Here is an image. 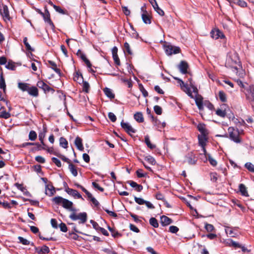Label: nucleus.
<instances>
[{"mask_svg":"<svg viewBox=\"0 0 254 254\" xmlns=\"http://www.w3.org/2000/svg\"><path fill=\"white\" fill-rule=\"evenodd\" d=\"M51 4L53 6L54 9L58 12L63 14H66L67 13L66 10L62 9L60 6L55 5L52 2L51 3Z\"/></svg>","mask_w":254,"mask_h":254,"instance_id":"obj_29","label":"nucleus"},{"mask_svg":"<svg viewBox=\"0 0 254 254\" xmlns=\"http://www.w3.org/2000/svg\"><path fill=\"white\" fill-rule=\"evenodd\" d=\"M188 81L189 82V85L193 89V92L197 93V88L195 86L194 83L192 82V80L191 77H190L188 78Z\"/></svg>","mask_w":254,"mask_h":254,"instance_id":"obj_53","label":"nucleus"},{"mask_svg":"<svg viewBox=\"0 0 254 254\" xmlns=\"http://www.w3.org/2000/svg\"><path fill=\"white\" fill-rule=\"evenodd\" d=\"M165 52L168 55H171L173 54V46L172 45H165L164 46Z\"/></svg>","mask_w":254,"mask_h":254,"instance_id":"obj_37","label":"nucleus"},{"mask_svg":"<svg viewBox=\"0 0 254 254\" xmlns=\"http://www.w3.org/2000/svg\"><path fill=\"white\" fill-rule=\"evenodd\" d=\"M188 64L186 61H181L179 65V68L180 71L183 74H186L188 73Z\"/></svg>","mask_w":254,"mask_h":254,"instance_id":"obj_15","label":"nucleus"},{"mask_svg":"<svg viewBox=\"0 0 254 254\" xmlns=\"http://www.w3.org/2000/svg\"><path fill=\"white\" fill-rule=\"evenodd\" d=\"M121 126L125 131L129 135H130L131 133H134L136 132L135 129L133 128L129 124L124 122V120L121 122Z\"/></svg>","mask_w":254,"mask_h":254,"instance_id":"obj_9","label":"nucleus"},{"mask_svg":"<svg viewBox=\"0 0 254 254\" xmlns=\"http://www.w3.org/2000/svg\"><path fill=\"white\" fill-rule=\"evenodd\" d=\"M57 157L61 158L64 162L67 163L68 164V165L69 164V163H71V161L68 158H66L65 156H64L63 155H62L60 153L58 155Z\"/></svg>","mask_w":254,"mask_h":254,"instance_id":"obj_56","label":"nucleus"},{"mask_svg":"<svg viewBox=\"0 0 254 254\" xmlns=\"http://www.w3.org/2000/svg\"><path fill=\"white\" fill-rule=\"evenodd\" d=\"M149 223L151 226H152L154 228H158L159 226V224L157 220L154 217H151L149 219Z\"/></svg>","mask_w":254,"mask_h":254,"instance_id":"obj_43","label":"nucleus"},{"mask_svg":"<svg viewBox=\"0 0 254 254\" xmlns=\"http://www.w3.org/2000/svg\"><path fill=\"white\" fill-rule=\"evenodd\" d=\"M93 187L97 189L98 190H100L101 192H103L104 190V189L103 188L101 187L98 184L96 183L95 182H92V183Z\"/></svg>","mask_w":254,"mask_h":254,"instance_id":"obj_63","label":"nucleus"},{"mask_svg":"<svg viewBox=\"0 0 254 254\" xmlns=\"http://www.w3.org/2000/svg\"><path fill=\"white\" fill-rule=\"evenodd\" d=\"M228 132L231 140L236 143L241 142V139L239 137L240 133L238 129H235L233 127H230L228 128Z\"/></svg>","mask_w":254,"mask_h":254,"instance_id":"obj_6","label":"nucleus"},{"mask_svg":"<svg viewBox=\"0 0 254 254\" xmlns=\"http://www.w3.org/2000/svg\"><path fill=\"white\" fill-rule=\"evenodd\" d=\"M45 9L44 16H42L44 20L46 23H47L50 25L52 29H54L55 28V26L51 19L50 12L48 10L47 7H45Z\"/></svg>","mask_w":254,"mask_h":254,"instance_id":"obj_8","label":"nucleus"},{"mask_svg":"<svg viewBox=\"0 0 254 254\" xmlns=\"http://www.w3.org/2000/svg\"><path fill=\"white\" fill-rule=\"evenodd\" d=\"M128 184L132 187L135 189V190L137 192H140L143 190V186L141 185L137 184L136 182L133 181H128Z\"/></svg>","mask_w":254,"mask_h":254,"instance_id":"obj_21","label":"nucleus"},{"mask_svg":"<svg viewBox=\"0 0 254 254\" xmlns=\"http://www.w3.org/2000/svg\"><path fill=\"white\" fill-rule=\"evenodd\" d=\"M10 117V114L6 112L5 110L0 112V118L7 119Z\"/></svg>","mask_w":254,"mask_h":254,"instance_id":"obj_48","label":"nucleus"},{"mask_svg":"<svg viewBox=\"0 0 254 254\" xmlns=\"http://www.w3.org/2000/svg\"><path fill=\"white\" fill-rule=\"evenodd\" d=\"M73 80L79 84L83 82V77L82 74L79 71H76L74 74Z\"/></svg>","mask_w":254,"mask_h":254,"instance_id":"obj_22","label":"nucleus"},{"mask_svg":"<svg viewBox=\"0 0 254 254\" xmlns=\"http://www.w3.org/2000/svg\"><path fill=\"white\" fill-rule=\"evenodd\" d=\"M43 132L39 133V139L41 141L42 144H44V139L46 133L47 132V127L45 125L43 126Z\"/></svg>","mask_w":254,"mask_h":254,"instance_id":"obj_26","label":"nucleus"},{"mask_svg":"<svg viewBox=\"0 0 254 254\" xmlns=\"http://www.w3.org/2000/svg\"><path fill=\"white\" fill-rule=\"evenodd\" d=\"M90 222L92 225L94 229H95L97 231H99L101 227L99 226L98 224L96 222H95L94 220H91Z\"/></svg>","mask_w":254,"mask_h":254,"instance_id":"obj_54","label":"nucleus"},{"mask_svg":"<svg viewBox=\"0 0 254 254\" xmlns=\"http://www.w3.org/2000/svg\"><path fill=\"white\" fill-rule=\"evenodd\" d=\"M225 65L226 67L232 69L233 79L236 78L234 75H237L240 79L245 77V71L242 68L237 54L234 53L229 54L226 59Z\"/></svg>","mask_w":254,"mask_h":254,"instance_id":"obj_1","label":"nucleus"},{"mask_svg":"<svg viewBox=\"0 0 254 254\" xmlns=\"http://www.w3.org/2000/svg\"><path fill=\"white\" fill-rule=\"evenodd\" d=\"M181 89L185 92L190 97L193 98L191 91L189 88L188 83H187V84H186L185 86Z\"/></svg>","mask_w":254,"mask_h":254,"instance_id":"obj_40","label":"nucleus"},{"mask_svg":"<svg viewBox=\"0 0 254 254\" xmlns=\"http://www.w3.org/2000/svg\"><path fill=\"white\" fill-rule=\"evenodd\" d=\"M46 194L49 196L53 195L56 193V190L52 184H48L46 186Z\"/></svg>","mask_w":254,"mask_h":254,"instance_id":"obj_17","label":"nucleus"},{"mask_svg":"<svg viewBox=\"0 0 254 254\" xmlns=\"http://www.w3.org/2000/svg\"><path fill=\"white\" fill-rule=\"evenodd\" d=\"M23 43H24V45L25 46L26 49V50L27 51H30V52L34 51V49H33L31 47L30 44L27 42V37H24V39H23Z\"/></svg>","mask_w":254,"mask_h":254,"instance_id":"obj_42","label":"nucleus"},{"mask_svg":"<svg viewBox=\"0 0 254 254\" xmlns=\"http://www.w3.org/2000/svg\"><path fill=\"white\" fill-rule=\"evenodd\" d=\"M207 160L209 161V163L213 167H215L217 165V161L214 158L210 155L207 154Z\"/></svg>","mask_w":254,"mask_h":254,"instance_id":"obj_34","label":"nucleus"},{"mask_svg":"<svg viewBox=\"0 0 254 254\" xmlns=\"http://www.w3.org/2000/svg\"><path fill=\"white\" fill-rule=\"evenodd\" d=\"M155 10L161 16L164 15V11L161 9L158 5L157 3L155 2V4L153 6Z\"/></svg>","mask_w":254,"mask_h":254,"instance_id":"obj_46","label":"nucleus"},{"mask_svg":"<svg viewBox=\"0 0 254 254\" xmlns=\"http://www.w3.org/2000/svg\"><path fill=\"white\" fill-rule=\"evenodd\" d=\"M230 243H229V245L230 246H232L233 247H235V248H241V245L239 244L238 243H237L232 240H228Z\"/></svg>","mask_w":254,"mask_h":254,"instance_id":"obj_50","label":"nucleus"},{"mask_svg":"<svg viewBox=\"0 0 254 254\" xmlns=\"http://www.w3.org/2000/svg\"><path fill=\"white\" fill-rule=\"evenodd\" d=\"M108 118L111 120V122L114 123L117 120L116 116L115 114L112 112H109L108 113Z\"/></svg>","mask_w":254,"mask_h":254,"instance_id":"obj_61","label":"nucleus"},{"mask_svg":"<svg viewBox=\"0 0 254 254\" xmlns=\"http://www.w3.org/2000/svg\"><path fill=\"white\" fill-rule=\"evenodd\" d=\"M210 180L213 182H216L218 179V175L216 173H211L210 174Z\"/></svg>","mask_w":254,"mask_h":254,"instance_id":"obj_58","label":"nucleus"},{"mask_svg":"<svg viewBox=\"0 0 254 254\" xmlns=\"http://www.w3.org/2000/svg\"><path fill=\"white\" fill-rule=\"evenodd\" d=\"M219 97L220 100L222 102L226 101V100H227L226 95L223 91H219Z\"/></svg>","mask_w":254,"mask_h":254,"instance_id":"obj_52","label":"nucleus"},{"mask_svg":"<svg viewBox=\"0 0 254 254\" xmlns=\"http://www.w3.org/2000/svg\"><path fill=\"white\" fill-rule=\"evenodd\" d=\"M105 94L110 99H114L115 97V94L113 93L112 90L109 88L105 87L103 89Z\"/></svg>","mask_w":254,"mask_h":254,"instance_id":"obj_24","label":"nucleus"},{"mask_svg":"<svg viewBox=\"0 0 254 254\" xmlns=\"http://www.w3.org/2000/svg\"><path fill=\"white\" fill-rule=\"evenodd\" d=\"M65 191L69 195H71L74 197L84 200V198L82 197L81 195L75 190L70 189L67 187L65 188Z\"/></svg>","mask_w":254,"mask_h":254,"instance_id":"obj_11","label":"nucleus"},{"mask_svg":"<svg viewBox=\"0 0 254 254\" xmlns=\"http://www.w3.org/2000/svg\"><path fill=\"white\" fill-rule=\"evenodd\" d=\"M52 162L56 164V165L58 167H61L62 166V164L60 160L57 159L56 157L52 158Z\"/></svg>","mask_w":254,"mask_h":254,"instance_id":"obj_62","label":"nucleus"},{"mask_svg":"<svg viewBox=\"0 0 254 254\" xmlns=\"http://www.w3.org/2000/svg\"><path fill=\"white\" fill-rule=\"evenodd\" d=\"M210 36L213 39H217L218 38L223 39L225 36L223 33L218 29L214 28L210 32Z\"/></svg>","mask_w":254,"mask_h":254,"instance_id":"obj_10","label":"nucleus"},{"mask_svg":"<svg viewBox=\"0 0 254 254\" xmlns=\"http://www.w3.org/2000/svg\"><path fill=\"white\" fill-rule=\"evenodd\" d=\"M60 228V230L63 232H66L67 231V228L65 223L61 222L58 226Z\"/></svg>","mask_w":254,"mask_h":254,"instance_id":"obj_55","label":"nucleus"},{"mask_svg":"<svg viewBox=\"0 0 254 254\" xmlns=\"http://www.w3.org/2000/svg\"><path fill=\"white\" fill-rule=\"evenodd\" d=\"M245 167L250 171L254 173V165L251 162H247L245 164Z\"/></svg>","mask_w":254,"mask_h":254,"instance_id":"obj_49","label":"nucleus"},{"mask_svg":"<svg viewBox=\"0 0 254 254\" xmlns=\"http://www.w3.org/2000/svg\"><path fill=\"white\" fill-rule=\"evenodd\" d=\"M49 64L51 66V68L60 76L61 74V71L60 68L57 67V64L52 61H48Z\"/></svg>","mask_w":254,"mask_h":254,"instance_id":"obj_23","label":"nucleus"},{"mask_svg":"<svg viewBox=\"0 0 254 254\" xmlns=\"http://www.w3.org/2000/svg\"><path fill=\"white\" fill-rule=\"evenodd\" d=\"M155 198L157 200H162L163 201H164V200L165 199L164 195L160 192H157V193L155 195Z\"/></svg>","mask_w":254,"mask_h":254,"instance_id":"obj_64","label":"nucleus"},{"mask_svg":"<svg viewBox=\"0 0 254 254\" xmlns=\"http://www.w3.org/2000/svg\"><path fill=\"white\" fill-rule=\"evenodd\" d=\"M37 86L38 88L42 89L45 93H47L50 92L53 93L55 92V90L53 88L50 87L42 80L38 81L37 83Z\"/></svg>","mask_w":254,"mask_h":254,"instance_id":"obj_7","label":"nucleus"},{"mask_svg":"<svg viewBox=\"0 0 254 254\" xmlns=\"http://www.w3.org/2000/svg\"><path fill=\"white\" fill-rule=\"evenodd\" d=\"M69 218L73 221L79 219L80 220L79 224H84L87 221V215L86 212H81L78 214L72 213L69 215Z\"/></svg>","mask_w":254,"mask_h":254,"instance_id":"obj_5","label":"nucleus"},{"mask_svg":"<svg viewBox=\"0 0 254 254\" xmlns=\"http://www.w3.org/2000/svg\"><path fill=\"white\" fill-rule=\"evenodd\" d=\"M18 88L23 92H28L29 88V84L27 83L19 82L18 84Z\"/></svg>","mask_w":254,"mask_h":254,"instance_id":"obj_25","label":"nucleus"},{"mask_svg":"<svg viewBox=\"0 0 254 254\" xmlns=\"http://www.w3.org/2000/svg\"><path fill=\"white\" fill-rule=\"evenodd\" d=\"M196 128L199 131L200 134H198L197 138L198 145L201 147L203 154H200L199 158L205 163L206 162V150L205 146L206 145V126L203 123H199Z\"/></svg>","mask_w":254,"mask_h":254,"instance_id":"obj_2","label":"nucleus"},{"mask_svg":"<svg viewBox=\"0 0 254 254\" xmlns=\"http://www.w3.org/2000/svg\"><path fill=\"white\" fill-rule=\"evenodd\" d=\"M74 144L77 148L80 151H83L84 147L82 144V139L79 136L75 138Z\"/></svg>","mask_w":254,"mask_h":254,"instance_id":"obj_19","label":"nucleus"},{"mask_svg":"<svg viewBox=\"0 0 254 254\" xmlns=\"http://www.w3.org/2000/svg\"><path fill=\"white\" fill-rule=\"evenodd\" d=\"M234 80L241 87V90L245 93L247 99L252 104H254V87L243 82L240 79L234 78Z\"/></svg>","mask_w":254,"mask_h":254,"instance_id":"obj_3","label":"nucleus"},{"mask_svg":"<svg viewBox=\"0 0 254 254\" xmlns=\"http://www.w3.org/2000/svg\"><path fill=\"white\" fill-rule=\"evenodd\" d=\"M160 221L163 226H167L173 223V220L165 215L161 216Z\"/></svg>","mask_w":254,"mask_h":254,"instance_id":"obj_18","label":"nucleus"},{"mask_svg":"<svg viewBox=\"0 0 254 254\" xmlns=\"http://www.w3.org/2000/svg\"><path fill=\"white\" fill-rule=\"evenodd\" d=\"M145 160L146 161H147L149 164H150L152 165H155V164L156 163L154 158L150 155L146 156L145 157Z\"/></svg>","mask_w":254,"mask_h":254,"instance_id":"obj_44","label":"nucleus"},{"mask_svg":"<svg viewBox=\"0 0 254 254\" xmlns=\"http://www.w3.org/2000/svg\"><path fill=\"white\" fill-rule=\"evenodd\" d=\"M36 145L38 146V148L41 147V144L38 142H24L18 145L19 147L23 148L27 146Z\"/></svg>","mask_w":254,"mask_h":254,"instance_id":"obj_30","label":"nucleus"},{"mask_svg":"<svg viewBox=\"0 0 254 254\" xmlns=\"http://www.w3.org/2000/svg\"><path fill=\"white\" fill-rule=\"evenodd\" d=\"M134 201L139 205H143L144 204V202H145V200L143 198L137 197L136 196H134Z\"/></svg>","mask_w":254,"mask_h":254,"instance_id":"obj_57","label":"nucleus"},{"mask_svg":"<svg viewBox=\"0 0 254 254\" xmlns=\"http://www.w3.org/2000/svg\"><path fill=\"white\" fill-rule=\"evenodd\" d=\"M35 251L38 254H45L49 253L50 252V250L48 246H47L46 245H44L41 248L36 247Z\"/></svg>","mask_w":254,"mask_h":254,"instance_id":"obj_16","label":"nucleus"},{"mask_svg":"<svg viewBox=\"0 0 254 254\" xmlns=\"http://www.w3.org/2000/svg\"><path fill=\"white\" fill-rule=\"evenodd\" d=\"M60 144L64 148H67L68 142L66 139L64 137H61L60 138Z\"/></svg>","mask_w":254,"mask_h":254,"instance_id":"obj_39","label":"nucleus"},{"mask_svg":"<svg viewBox=\"0 0 254 254\" xmlns=\"http://www.w3.org/2000/svg\"><path fill=\"white\" fill-rule=\"evenodd\" d=\"M239 188V190L241 192V194L242 195H244L245 196H249L247 188L244 184H240Z\"/></svg>","mask_w":254,"mask_h":254,"instance_id":"obj_27","label":"nucleus"},{"mask_svg":"<svg viewBox=\"0 0 254 254\" xmlns=\"http://www.w3.org/2000/svg\"><path fill=\"white\" fill-rule=\"evenodd\" d=\"M29 139L31 141H34L37 137V133L34 130H31L29 134Z\"/></svg>","mask_w":254,"mask_h":254,"instance_id":"obj_45","label":"nucleus"},{"mask_svg":"<svg viewBox=\"0 0 254 254\" xmlns=\"http://www.w3.org/2000/svg\"><path fill=\"white\" fill-rule=\"evenodd\" d=\"M216 114L221 118H224L226 116V112L225 110L217 109L216 110Z\"/></svg>","mask_w":254,"mask_h":254,"instance_id":"obj_41","label":"nucleus"},{"mask_svg":"<svg viewBox=\"0 0 254 254\" xmlns=\"http://www.w3.org/2000/svg\"><path fill=\"white\" fill-rule=\"evenodd\" d=\"M28 94L35 97H37L39 96V91L37 87L36 86H31L29 87V90L27 92Z\"/></svg>","mask_w":254,"mask_h":254,"instance_id":"obj_20","label":"nucleus"},{"mask_svg":"<svg viewBox=\"0 0 254 254\" xmlns=\"http://www.w3.org/2000/svg\"><path fill=\"white\" fill-rule=\"evenodd\" d=\"M15 186L23 193L27 190L25 187H24L22 184H20L18 183H16L14 184Z\"/></svg>","mask_w":254,"mask_h":254,"instance_id":"obj_59","label":"nucleus"},{"mask_svg":"<svg viewBox=\"0 0 254 254\" xmlns=\"http://www.w3.org/2000/svg\"><path fill=\"white\" fill-rule=\"evenodd\" d=\"M0 88L5 92L6 90V84L2 72L0 74Z\"/></svg>","mask_w":254,"mask_h":254,"instance_id":"obj_32","label":"nucleus"},{"mask_svg":"<svg viewBox=\"0 0 254 254\" xmlns=\"http://www.w3.org/2000/svg\"><path fill=\"white\" fill-rule=\"evenodd\" d=\"M82 85V91L86 93H88L89 92L90 89V85L88 82L84 81Z\"/></svg>","mask_w":254,"mask_h":254,"instance_id":"obj_38","label":"nucleus"},{"mask_svg":"<svg viewBox=\"0 0 254 254\" xmlns=\"http://www.w3.org/2000/svg\"><path fill=\"white\" fill-rule=\"evenodd\" d=\"M17 239L19 240L18 242L19 243L22 244L23 245H29L30 244V242L28 240L23 238L22 237L19 236L17 238Z\"/></svg>","mask_w":254,"mask_h":254,"instance_id":"obj_47","label":"nucleus"},{"mask_svg":"<svg viewBox=\"0 0 254 254\" xmlns=\"http://www.w3.org/2000/svg\"><path fill=\"white\" fill-rule=\"evenodd\" d=\"M134 118L138 123H143L144 122L143 114L141 112H136L134 114Z\"/></svg>","mask_w":254,"mask_h":254,"instance_id":"obj_28","label":"nucleus"},{"mask_svg":"<svg viewBox=\"0 0 254 254\" xmlns=\"http://www.w3.org/2000/svg\"><path fill=\"white\" fill-rule=\"evenodd\" d=\"M76 55L85 63L88 68H91V67L92 66L89 60L86 58L85 54H84L80 50L77 51Z\"/></svg>","mask_w":254,"mask_h":254,"instance_id":"obj_12","label":"nucleus"},{"mask_svg":"<svg viewBox=\"0 0 254 254\" xmlns=\"http://www.w3.org/2000/svg\"><path fill=\"white\" fill-rule=\"evenodd\" d=\"M141 10L143 11L141 17L143 22L145 24H150L151 23V16L147 13L146 10H144V6L141 7Z\"/></svg>","mask_w":254,"mask_h":254,"instance_id":"obj_13","label":"nucleus"},{"mask_svg":"<svg viewBox=\"0 0 254 254\" xmlns=\"http://www.w3.org/2000/svg\"><path fill=\"white\" fill-rule=\"evenodd\" d=\"M0 13L4 18L7 20L10 19L8 7L6 5H3L2 8L0 9Z\"/></svg>","mask_w":254,"mask_h":254,"instance_id":"obj_14","label":"nucleus"},{"mask_svg":"<svg viewBox=\"0 0 254 254\" xmlns=\"http://www.w3.org/2000/svg\"><path fill=\"white\" fill-rule=\"evenodd\" d=\"M145 142L146 144L147 145V147L150 148L151 149H153L156 147V145L154 144H152L149 139V137L148 136H145Z\"/></svg>","mask_w":254,"mask_h":254,"instance_id":"obj_36","label":"nucleus"},{"mask_svg":"<svg viewBox=\"0 0 254 254\" xmlns=\"http://www.w3.org/2000/svg\"><path fill=\"white\" fill-rule=\"evenodd\" d=\"M68 169L73 176L76 177L77 176V170L75 166L73 164L71 163H69L68 165Z\"/></svg>","mask_w":254,"mask_h":254,"instance_id":"obj_31","label":"nucleus"},{"mask_svg":"<svg viewBox=\"0 0 254 254\" xmlns=\"http://www.w3.org/2000/svg\"><path fill=\"white\" fill-rule=\"evenodd\" d=\"M52 201L57 205H62L64 208L67 210L69 208H71V206L73 205L72 202L60 196L53 198Z\"/></svg>","mask_w":254,"mask_h":254,"instance_id":"obj_4","label":"nucleus"},{"mask_svg":"<svg viewBox=\"0 0 254 254\" xmlns=\"http://www.w3.org/2000/svg\"><path fill=\"white\" fill-rule=\"evenodd\" d=\"M139 86L140 90L142 92L143 96L145 97L148 96V92L145 90V89L144 88L143 86L141 84H139Z\"/></svg>","mask_w":254,"mask_h":254,"instance_id":"obj_60","label":"nucleus"},{"mask_svg":"<svg viewBox=\"0 0 254 254\" xmlns=\"http://www.w3.org/2000/svg\"><path fill=\"white\" fill-rule=\"evenodd\" d=\"M108 230L112 233V236L114 238H117L122 236V234L116 231L114 228L110 226L108 227Z\"/></svg>","mask_w":254,"mask_h":254,"instance_id":"obj_35","label":"nucleus"},{"mask_svg":"<svg viewBox=\"0 0 254 254\" xmlns=\"http://www.w3.org/2000/svg\"><path fill=\"white\" fill-rule=\"evenodd\" d=\"M124 51L125 53H127L128 55H131L132 54V52L131 50L130 46L127 42H126L124 43Z\"/></svg>","mask_w":254,"mask_h":254,"instance_id":"obj_33","label":"nucleus"},{"mask_svg":"<svg viewBox=\"0 0 254 254\" xmlns=\"http://www.w3.org/2000/svg\"><path fill=\"white\" fill-rule=\"evenodd\" d=\"M154 111L155 113L158 115H160L162 113V108L158 106V105H155L154 106Z\"/></svg>","mask_w":254,"mask_h":254,"instance_id":"obj_51","label":"nucleus"}]
</instances>
